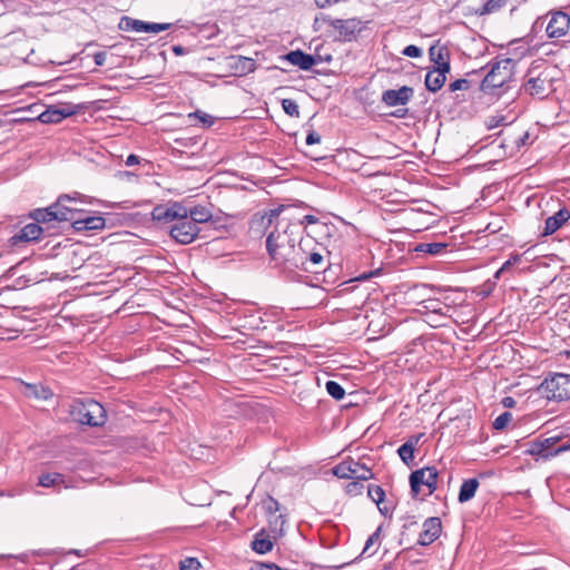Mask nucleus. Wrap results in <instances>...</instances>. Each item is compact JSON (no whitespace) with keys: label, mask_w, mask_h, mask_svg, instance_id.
<instances>
[{"label":"nucleus","mask_w":570,"mask_h":570,"mask_svg":"<svg viewBox=\"0 0 570 570\" xmlns=\"http://www.w3.org/2000/svg\"><path fill=\"white\" fill-rule=\"evenodd\" d=\"M212 217L210 209L204 207V206H196L191 209H188V219L191 220L194 224L197 225V223H205Z\"/></svg>","instance_id":"2f4dec72"},{"label":"nucleus","mask_w":570,"mask_h":570,"mask_svg":"<svg viewBox=\"0 0 570 570\" xmlns=\"http://www.w3.org/2000/svg\"><path fill=\"white\" fill-rule=\"evenodd\" d=\"M324 22L328 23L335 30L338 31L340 36L346 41H351L355 38L356 33L361 31V21L356 18L351 19H332L328 16L323 17Z\"/></svg>","instance_id":"2eb2a0df"},{"label":"nucleus","mask_w":570,"mask_h":570,"mask_svg":"<svg viewBox=\"0 0 570 570\" xmlns=\"http://www.w3.org/2000/svg\"><path fill=\"white\" fill-rule=\"evenodd\" d=\"M445 81H446V76H444V75L441 76V73H436L434 70H430L425 75L424 83H425V88L429 91L436 92L444 86Z\"/></svg>","instance_id":"bb28decb"},{"label":"nucleus","mask_w":570,"mask_h":570,"mask_svg":"<svg viewBox=\"0 0 570 570\" xmlns=\"http://www.w3.org/2000/svg\"><path fill=\"white\" fill-rule=\"evenodd\" d=\"M51 206L48 208H37L30 213V218H32L38 225L49 223L56 220L57 213L52 212Z\"/></svg>","instance_id":"7c9ffc66"},{"label":"nucleus","mask_w":570,"mask_h":570,"mask_svg":"<svg viewBox=\"0 0 570 570\" xmlns=\"http://www.w3.org/2000/svg\"><path fill=\"white\" fill-rule=\"evenodd\" d=\"M70 415L76 422L91 426H99L105 422V409L94 400L73 402Z\"/></svg>","instance_id":"20e7f679"},{"label":"nucleus","mask_w":570,"mask_h":570,"mask_svg":"<svg viewBox=\"0 0 570 570\" xmlns=\"http://www.w3.org/2000/svg\"><path fill=\"white\" fill-rule=\"evenodd\" d=\"M298 256L301 258L296 264V272L302 271L316 274L326 268L324 256L317 250V244L312 237H306L301 244V253Z\"/></svg>","instance_id":"7ed1b4c3"},{"label":"nucleus","mask_w":570,"mask_h":570,"mask_svg":"<svg viewBox=\"0 0 570 570\" xmlns=\"http://www.w3.org/2000/svg\"><path fill=\"white\" fill-rule=\"evenodd\" d=\"M429 56L431 61H433L435 65L450 60L449 50L443 46H431L429 49Z\"/></svg>","instance_id":"72a5a7b5"},{"label":"nucleus","mask_w":570,"mask_h":570,"mask_svg":"<svg viewBox=\"0 0 570 570\" xmlns=\"http://www.w3.org/2000/svg\"><path fill=\"white\" fill-rule=\"evenodd\" d=\"M512 420V414L510 412L501 413L493 422V429L503 430Z\"/></svg>","instance_id":"37998d69"},{"label":"nucleus","mask_w":570,"mask_h":570,"mask_svg":"<svg viewBox=\"0 0 570 570\" xmlns=\"http://www.w3.org/2000/svg\"><path fill=\"white\" fill-rule=\"evenodd\" d=\"M367 494L372 499V501L375 502L377 505H380V503L383 502L385 498V492L380 485H368Z\"/></svg>","instance_id":"ea45409f"},{"label":"nucleus","mask_w":570,"mask_h":570,"mask_svg":"<svg viewBox=\"0 0 570 570\" xmlns=\"http://www.w3.org/2000/svg\"><path fill=\"white\" fill-rule=\"evenodd\" d=\"M243 229L242 218L219 210L216 213V242L229 240L236 246V239Z\"/></svg>","instance_id":"6e6552de"},{"label":"nucleus","mask_w":570,"mask_h":570,"mask_svg":"<svg viewBox=\"0 0 570 570\" xmlns=\"http://www.w3.org/2000/svg\"><path fill=\"white\" fill-rule=\"evenodd\" d=\"M504 116H494V117H491L490 120H489V128L492 129L494 127H498L502 124H504Z\"/></svg>","instance_id":"5fc2aeb1"},{"label":"nucleus","mask_w":570,"mask_h":570,"mask_svg":"<svg viewBox=\"0 0 570 570\" xmlns=\"http://www.w3.org/2000/svg\"><path fill=\"white\" fill-rule=\"evenodd\" d=\"M519 261V256H513L511 259L507 261L502 267L497 272L495 277H499V274L510 268L514 263Z\"/></svg>","instance_id":"6e6d98bb"},{"label":"nucleus","mask_w":570,"mask_h":570,"mask_svg":"<svg viewBox=\"0 0 570 570\" xmlns=\"http://www.w3.org/2000/svg\"><path fill=\"white\" fill-rule=\"evenodd\" d=\"M380 273V269L372 271L367 274H363L358 277V279H368L370 277L377 275Z\"/></svg>","instance_id":"0e129e2a"},{"label":"nucleus","mask_w":570,"mask_h":570,"mask_svg":"<svg viewBox=\"0 0 570 570\" xmlns=\"http://www.w3.org/2000/svg\"><path fill=\"white\" fill-rule=\"evenodd\" d=\"M439 472L435 466H425L413 471L410 474L411 494L413 499H416L421 487L426 485L429 489V495H431L438 488Z\"/></svg>","instance_id":"1a4fd4ad"},{"label":"nucleus","mask_w":570,"mask_h":570,"mask_svg":"<svg viewBox=\"0 0 570 570\" xmlns=\"http://www.w3.org/2000/svg\"><path fill=\"white\" fill-rule=\"evenodd\" d=\"M364 489L362 481L354 480L346 485V492L351 495L361 494Z\"/></svg>","instance_id":"49530a36"},{"label":"nucleus","mask_w":570,"mask_h":570,"mask_svg":"<svg viewBox=\"0 0 570 570\" xmlns=\"http://www.w3.org/2000/svg\"><path fill=\"white\" fill-rule=\"evenodd\" d=\"M514 60L511 58L501 59L490 63V70L480 83V90L485 95L500 96L503 88H509L514 68Z\"/></svg>","instance_id":"f03ea898"},{"label":"nucleus","mask_w":570,"mask_h":570,"mask_svg":"<svg viewBox=\"0 0 570 570\" xmlns=\"http://www.w3.org/2000/svg\"><path fill=\"white\" fill-rule=\"evenodd\" d=\"M273 546L274 543L271 540L269 534L264 529L254 535V540L250 544L252 549L259 554L269 552L273 549Z\"/></svg>","instance_id":"b1692460"},{"label":"nucleus","mask_w":570,"mask_h":570,"mask_svg":"<svg viewBox=\"0 0 570 570\" xmlns=\"http://www.w3.org/2000/svg\"><path fill=\"white\" fill-rule=\"evenodd\" d=\"M215 336H216V338H217V337H220V338H224V340H226V338H233V336H230V335L226 334L224 331H218L217 328H216Z\"/></svg>","instance_id":"69168bd1"},{"label":"nucleus","mask_w":570,"mask_h":570,"mask_svg":"<svg viewBox=\"0 0 570 570\" xmlns=\"http://www.w3.org/2000/svg\"><path fill=\"white\" fill-rule=\"evenodd\" d=\"M200 563L195 558H187L180 562V570H199Z\"/></svg>","instance_id":"de8ad7c7"},{"label":"nucleus","mask_w":570,"mask_h":570,"mask_svg":"<svg viewBox=\"0 0 570 570\" xmlns=\"http://www.w3.org/2000/svg\"><path fill=\"white\" fill-rule=\"evenodd\" d=\"M379 509H380V511H381V513H382V514H384V515H387V514H389V509H387L386 507L381 508V507L379 505Z\"/></svg>","instance_id":"774afa93"},{"label":"nucleus","mask_w":570,"mask_h":570,"mask_svg":"<svg viewBox=\"0 0 570 570\" xmlns=\"http://www.w3.org/2000/svg\"><path fill=\"white\" fill-rule=\"evenodd\" d=\"M283 58L293 66L299 67L302 70H309L314 65H316L314 56L305 53L299 49L289 51Z\"/></svg>","instance_id":"4be33fe9"},{"label":"nucleus","mask_w":570,"mask_h":570,"mask_svg":"<svg viewBox=\"0 0 570 570\" xmlns=\"http://www.w3.org/2000/svg\"><path fill=\"white\" fill-rule=\"evenodd\" d=\"M560 441L559 436H551L546 439H535L528 443V448L524 450V453L533 456L535 461H548L549 459L563 453L566 451H570V443H564L559 446H556Z\"/></svg>","instance_id":"39448f33"},{"label":"nucleus","mask_w":570,"mask_h":570,"mask_svg":"<svg viewBox=\"0 0 570 570\" xmlns=\"http://www.w3.org/2000/svg\"><path fill=\"white\" fill-rule=\"evenodd\" d=\"M105 226V219L99 216H91L83 219L73 220V227L77 230H95Z\"/></svg>","instance_id":"a878e982"},{"label":"nucleus","mask_w":570,"mask_h":570,"mask_svg":"<svg viewBox=\"0 0 570 570\" xmlns=\"http://www.w3.org/2000/svg\"><path fill=\"white\" fill-rule=\"evenodd\" d=\"M325 387L326 392L336 401L342 400L345 395L343 386L335 381H327Z\"/></svg>","instance_id":"e433bc0d"},{"label":"nucleus","mask_w":570,"mask_h":570,"mask_svg":"<svg viewBox=\"0 0 570 570\" xmlns=\"http://www.w3.org/2000/svg\"><path fill=\"white\" fill-rule=\"evenodd\" d=\"M106 58H107V55H106V52H102V51L97 52L94 56V60L97 66H102L106 61Z\"/></svg>","instance_id":"4d7b16f0"},{"label":"nucleus","mask_w":570,"mask_h":570,"mask_svg":"<svg viewBox=\"0 0 570 570\" xmlns=\"http://www.w3.org/2000/svg\"><path fill=\"white\" fill-rule=\"evenodd\" d=\"M570 27V16L561 10L552 11L546 32L549 38L564 36Z\"/></svg>","instance_id":"dca6fc26"},{"label":"nucleus","mask_w":570,"mask_h":570,"mask_svg":"<svg viewBox=\"0 0 570 570\" xmlns=\"http://www.w3.org/2000/svg\"><path fill=\"white\" fill-rule=\"evenodd\" d=\"M391 115L396 118H404L407 115V109H397L394 112H392Z\"/></svg>","instance_id":"e2e57ef3"},{"label":"nucleus","mask_w":570,"mask_h":570,"mask_svg":"<svg viewBox=\"0 0 570 570\" xmlns=\"http://www.w3.org/2000/svg\"><path fill=\"white\" fill-rule=\"evenodd\" d=\"M196 117L203 124L204 127H209L213 124V117L210 115L196 111L195 114H189V117Z\"/></svg>","instance_id":"8fccbe9b"},{"label":"nucleus","mask_w":570,"mask_h":570,"mask_svg":"<svg viewBox=\"0 0 570 570\" xmlns=\"http://www.w3.org/2000/svg\"><path fill=\"white\" fill-rule=\"evenodd\" d=\"M318 8H326L337 3V0H315Z\"/></svg>","instance_id":"13d9d810"},{"label":"nucleus","mask_w":570,"mask_h":570,"mask_svg":"<svg viewBox=\"0 0 570 570\" xmlns=\"http://www.w3.org/2000/svg\"><path fill=\"white\" fill-rule=\"evenodd\" d=\"M170 28V23H149L142 21L141 32L158 33Z\"/></svg>","instance_id":"a19ab883"},{"label":"nucleus","mask_w":570,"mask_h":570,"mask_svg":"<svg viewBox=\"0 0 570 570\" xmlns=\"http://www.w3.org/2000/svg\"><path fill=\"white\" fill-rule=\"evenodd\" d=\"M75 112L76 108L72 105H65L62 107L51 106L41 112L38 119L43 124H57Z\"/></svg>","instance_id":"6ab92c4d"},{"label":"nucleus","mask_w":570,"mask_h":570,"mask_svg":"<svg viewBox=\"0 0 570 570\" xmlns=\"http://www.w3.org/2000/svg\"><path fill=\"white\" fill-rule=\"evenodd\" d=\"M333 473L341 479H354L358 481H367L373 478L371 469L354 460L341 462L333 469Z\"/></svg>","instance_id":"9b49d317"},{"label":"nucleus","mask_w":570,"mask_h":570,"mask_svg":"<svg viewBox=\"0 0 570 570\" xmlns=\"http://www.w3.org/2000/svg\"><path fill=\"white\" fill-rule=\"evenodd\" d=\"M424 436V433L414 434L407 438V440L404 442L405 445H410L415 450L416 445L419 444L420 440Z\"/></svg>","instance_id":"603ef678"},{"label":"nucleus","mask_w":570,"mask_h":570,"mask_svg":"<svg viewBox=\"0 0 570 570\" xmlns=\"http://www.w3.org/2000/svg\"><path fill=\"white\" fill-rule=\"evenodd\" d=\"M538 391L548 400L564 401L570 399V374L554 373L544 379Z\"/></svg>","instance_id":"423d86ee"},{"label":"nucleus","mask_w":570,"mask_h":570,"mask_svg":"<svg viewBox=\"0 0 570 570\" xmlns=\"http://www.w3.org/2000/svg\"><path fill=\"white\" fill-rule=\"evenodd\" d=\"M414 451L410 445H405L404 443L397 449V454L403 461L404 464L411 465L414 460Z\"/></svg>","instance_id":"58836bf2"},{"label":"nucleus","mask_w":570,"mask_h":570,"mask_svg":"<svg viewBox=\"0 0 570 570\" xmlns=\"http://www.w3.org/2000/svg\"><path fill=\"white\" fill-rule=\"evenodd\" d=\"M317 220H318L317 217H315L313 215H305L298 226L301 227V225H304V224H315Z\"/></svg>","instance_id":"052dcab7"},{"label":"nucleus","mask_w":570,"mask_h":570,"mask_svg":"<svg viewBox=\"0 0 570 570\" xmlns=\"http://www.w3.org/2000/svg\"><path fill=\"white\" fill-rule=\"evenodd\" d=\"M305 238L298 224L284 218L277 220L266 238V250L273 266L285 273H296L301 244Z\"/></svg>","instance_id":"f257e3e1"},{"label":"nucleus","mask_w":570,"mask_h":570,"mask_svg":"<svg viewBox=\"0 0 570 570\" xmlns=\"http://www.w3.org/2000/svg\"><path fill=\"white\" fill-rule=\"evenodd\" d=\"M262 505L268 517L275 515L281 510L279 502L271 495L262 501Z\"/></svg>","instance_id":"4c0bfd02"},{"label":"nucleus","mask_w":570,"mask_h":570,"mask_svg":"<svg viewBox=\"0 0 570 570\" xmlns=\"http://www.w3.org/2000/svg\"><path fill=\"white\" fill-rule=\"evenodd\" d=\"M522 88L530 96L543 99L553 91V78L547 70L539 71L537 68H531Z\"/></svg>","instance_id":"0eeeda50"},{"label":"nucleus","mask_w":570,"mask_h":570,"mask_svg":"<svg viewBox=\"0 0 570 570\" xmlns=\"http://www.w3.org/2000/svg\"><path fill=\"white\" fill-rule=\"evenodd\" d=\"M515 403L517 402H515V400L512 396H505V397L502 399V405L504 407H508V409L514 407Z\"/></svg>","instance_id":"bf43d9fd"},{"label":"nucleus","mask_w":570,"mask_h":570,"mask_svg":"<svg viewBox=\"0 0 570 570\" xmlns=\"http://www.w3.org/2000/svg\"><path fill=\"white\" fill-rule=\"evenodd\" d=\"M402 53L406 57L419 58L422 56V50L417 46L410 45L403 49Z\"/></svg>","instance_id":"09e8293b"},{"label":"nucleus","mask_w":570,"mask_h":570,"mask_svg":"<svg viewBox=\"0 0 570 570\" xmlns=\"http://www.w3.org/2000/svg\"><path fill=\"white\" fill-rule=\"evenodd\" d=\"M432 70H434L436 73H441V76H446V73H449L451 70L450 60L438 63L436 67H434Z\"/></svg>","instance_id":"3c124183"},{"label":"nucleus","mask_w":570,"mask_h":570,"mask_svg":"<svg viewBox=\"0 0 570 570\" xmlns=\"http://www.w3.org/2000/svg\"><path fill=\"white\" fill-rule=\"evenodd\" d=\"M198 232L197 225L189 220L187 215L173 225L170 236L180 244H189L195 239Z\"/></svg>","instance_id":"4468645a"},{"label":"nucleus","mask_w":570,"mask_h":570,"mask_svg":"<svg viewBox=\"0 0 570 570\" xmlns=\"http://www.w3.org/2000/svg\"><path fill=\"white\" fill-rule=\"evenodd\" d=\"M382 527H379L366 540L365 547L361 554H365L370 551L371 547L380 541Z\"/></svg>","instance_id":"a18cd8bd"},{"label":"nucleus","mask_w":570,"mask_h":570,"mask_svg":"<svg viewBox=\"0 0 570 570\" xmlns=\"http://www.w3.org/2000/svg\"><path fill=\"white\" fill-rule=\"evenodd\" d=\"M66 199L70 200V197L61 196V197H59V199L56 204L51 205V208L53 209L52 212L57 213V216H58V217H56V220H59V222L73 220V212L70 208L62 205V202Z\"/></svg>","instance_id":"cd10ccee"},{"label":"nucleus","mask_w":570,"mask_h":570,"mask_svg":"<svg viewBox=\"0 0 570 570\" xmlns=\"http://www.w3.org/2000/svg\"><path fill=\"white\" fill-rule=\"evenodd\" d=\"M413 88L409 86H403L397 90L389 89L382 94V101L389 107L406 105L413 97Z\"/></svg>","instance_id":"a211bd4d"},{"label":"nucleus","mask_w":570,"mask_h":570,"mask_svg":"<svg viewBox=\"0 0 570 570\" xmlns=\"http://www.w3.org/2000/svg\"><path fill=\"white\" fill-rule=\"evenodd\" d=\"M282 107L284 111L291 117H299V108L295 100L283 99Z\"/></svg>","instance_id":"79ce46f5"},{"label":"nucleus","mask_w":570,"mask_h":570,"mask_svg":"<svg viewBox=\"0 0 570 570\" xmlns=\"http://www.w3.org/2000/svg\"><path fill=\"white\" fill-rule=\"evenodd\" d=\"M479 488V481L475 478L464 480L461 484L458 501L460 503H464L470 501L476 493V490Z\"/></svg>","instance_id":"393cba45"},{"label":"nucleus","mask_w":570,"mask_h":570,"mask_svg":"<svg viewBox=\"0 0 570 570\" xmlns=\"http://www.w3.org/2000/svg\"><path fill=\"white\" fill-rule=\"evenodd\" d=\"M187 215L188 209L179 203L156 206L151 213L153 219L161 223L178 222Z\"/></svg>","instance_id":"ddd939ff"},{"label":"nucleus","mask_w":570,"mask_h":570,"mask_svg":"<svg viewBox=\"0 0 570 570\" xmlns=\"http://www.w3.org/2000/svg\"><path fill=\"white\" fill-rule=\"evenodd\" d=\"M509 0H485V2L475 9V14L487 16L500 11L508 4Z\"/></svg>","instance_id":"c85d7f7f"},{"label":"nucleus","mask_w":570,"mask_h":570,"mask_svg":"<svg viewBox=\"0 0 570 570\" xmlns=\"http://www.w3.org/2000/svg\"><path fill=\"white\" fill-rule=\"evenodd\" d=\"M38 484L43 488L65 484V476L60 473H45L39 476Z\"/></svg>","instance_id":"473e14b6"},{"label":"nucleus","mask_w":570,"mask_h":570,"mask_svg":"<svg viewBox=\"0 0 570 570\" xmlns=\"http://www.w3.org/2000/svg\"><path fill=\"white\" fill-rule=\"evenodd\" d=\"M287 522L286 514L279 513L268 517L269 530L274 534L273 538L282 537L284 534V527Z\"/></svg>","instance_id":"c756f323"},{"label":"nucleus","mask_w":570,"mask_h":570,"mask_svg":"<svg viewBox=\"0 0 570 570\" xmlns=\"http://www.w3.org/2000/svg\"><path fill=\"white\" fill-rule=\"evenodd\" d=\"M570 219V212L567 208L559 209L544 222L542 236H549L560 229Z\"/></svg>","instance_id":"412c9836"},{"label":"nucleus","mask_w":570,"mask_h":570,"mask_svg":"<svg viewBox=\"0 0 570 570\" xmlns=\"http://www.w3.org/2000/svg\"><path fill=\"white\" fill-rule=\"evenodd\" d=\"M471 83L472 82L469 79H456L449 85V90L451 92H454L458 90H468V89H470Z\"/></svg>","instance_id":"c03bdc74"},{"label":"nucleus","mask_w":570,"mask_h":570,"mask_svg":"<svg viewBox=\"0 0 570 570\" xmlns=\"http://www.w3.org/2000/svg\"><path fill=\"white\" fill-rule=\"evenodd\" d=\"M216 497H229V493L224 491H216Z\"/></svg>","instance_id":"338daca9"},{"label":"nucleus","mask_w":570,"mask_h":570,"mask_svg":"<svg viewBox=\"0 0 570 570\" xmlns=\"http://www.w3.org/2000/svg\"><path fill=\"white\" fill-rule=\"evenodd\" d=\"M23 394L37 401H48L52 397L53 393L52 391L43 385L40 384H24Z\"/></svg>","instance_id":"5701e85b"},{"label":"nucleus","mask_w":570,"mask_h":570,"mask_svg":"<svg viewBox=\"0 0 570 570\" xmlns=\"http://www.w3.org/2000/svg\"><path fill=\"white\" fill-rule=\"evenodd\" d=\"M138 163H139V160H138V157L136 155H129L127 157V160H126V165L127 166H132V165H136Z\"/></svg>","instance_id":"680f3d73"},{"label":"nucleus","mask_w":570,"mask_h":570,"mask_svg":"<svg viewBox=\"0 0 570 570\" xmlns=\"http://www.w3.org/2000/svg\"><path fill=\"white\" fill-rule=\"evenodd\" d=\"M43 229L37 223H31L26 225L20 229L19 233L14 234L10 238L11 245H18L19 243H28L40 239Z\"/></svg>","instance_id":"aec40b11"},{"label":"nucleus","mask_w":570,"mask_h":570,"mask_svg":"<svg viewBox=\"0 0 570 570\" xmlns=\"http://www.w3.org/2000/svg\"><path fill=\"white\" fill-rule=\"evenodd\" d=\"M446 246L444 243H422L416 247V250L430 255H439L445 250Z\"/></svg>","instance_id":"f704fd0d"},{"label":"nucleus","mask_w":570,"mask_h":570,"mask_svg":"<svg viewBox=\"0 0 570 570\" xmlns=\"http://www.w3.org/2000/svg\"><path fill=\"white\" fill-rule=\"evenodd\" d=\"M320 141H321V135L317 134L315 130H309L306 136V144L314 145V144H318Z\"/></svg>","instance_id":"864d4df0"},{"label":"nucleus","mask_w":570,"mask_h":570,"mask_svg":"<svg viewBox=\"0 0 570 570\" xmlns=\"http://www.w3.org/2000/svg\"><path fill=\"white\" fill-rule=\"evenodd\" d=\"M218 65L222 70L236 77L246 76L256 69L254 59L238 55L220 57Z\"/></svg>","instance_id":"9d476101"},{"label":"nucleus","mask_w":570,"mask_h":570,"mask_svg":"<svg viewBox=\"0 0 570 570\" xmlns=\"http://www.w3.org/2000/svg\"><path fill=\"white\" fill-rule=\"evenodd\" d=\"M281 209H272L268 213H256L249 220L248 233L254 238H261L272 224L279 219Z\"/></svg>","instance_id":"f8f14e48"},{"label":"nucleus","mask_w":570,"mask_h":570,"mask_svg":"<svg viewBox=\"0 0 570 570\" xmlns=\"http://www.w3.org/2000/svg\"><path fill=\"white\" fill-rule=\"evenodd\" d=\"M141 27H142L141 20L131 19L129 17L121 18V20L119 22V29L125 30V31L141 32Z\"/></svg>","instance_id":"c9c22d12"},{"label":"nucleus","mask_w":570,"mask_h":570,"mask_svg":"<svg viewBox=\"0 0 570 570\" xmlns=\"http://www.w3.org/2000/svg\"><path fill=\"white\" fill-rule=\"evenodd\" d=\"M442 532L440 518L431 517L423 522V530L419 534L417 544L428 547L439 539Z\"/></svg>","instance_id":"f3484780"}]
</instances>
